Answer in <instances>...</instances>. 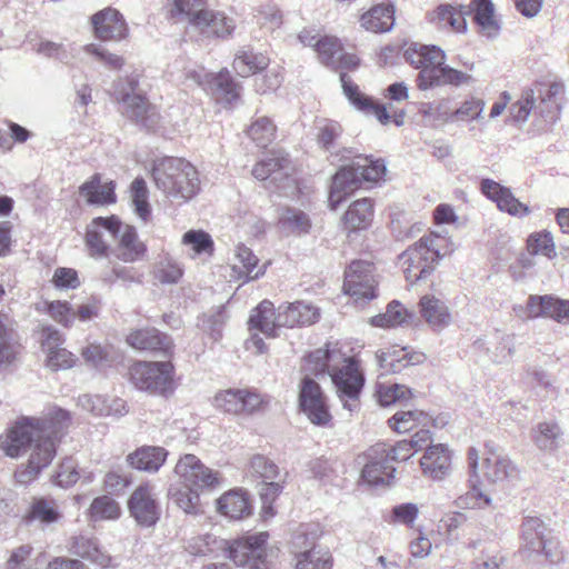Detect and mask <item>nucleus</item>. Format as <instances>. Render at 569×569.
I'll return each mask as SVG.
<instances>
[{
	"instance_id": "f257e3e1",
	"label": "nucleus",
	"mask_w": 569,
	"mask_h": 569,
	"mask_svg": "<svg viewBox=\"0 0 569 569\" xmlns=\"http://www.w3.org/2000/svg\"><path fill=\"white\" fill-rule=\"evenodd\" d=\"M70 425L71 417L67 410L52 408L40 418H19L0 437V449L6 456L26 458V462L16 471L18 482L34 480L51 465Z\"/></svg>"
},
{
	"instance_id": "f03ea898",
	"label": "nucleus",
	"mask_w": 569,
	"mask_h": 569,
	"mask_svg": "<svg viewBox=\"0 0 569 569\" xmlns=\"http://www.w3.org/2000/svg\"><path fill=\"white\" fill-rule=\"evenodd\" d=\"M307 370L315 376L328 372L336 392L345 409L350 412L359 409V396L365 377L358 361L345 357L337 348L317 349L306 357Z\"/></svg>"
},
{
	"instance_id": "7ed1b4c3",
	"label": "nucleus",
	"mask_w": 569,
	"mask_h": 569,
	"mask_svg": "<svg viewBox=\"0 0 569 569\" xmlns=\"http://www.w3.org/2000/svg\"><path fill=\"white\" fill-rule=\"evenodd\" d=\"M152 177L157 188L174 199H191L200 189L196 167L181 158L160 160L153 168Z\"/></svg>"
},
{
	"instance_id": "20e7f679",
	"label": "nucleus",
	"mask_w": 569,
	"mask_h": 569,
	"mask_svg": "<svg viewBox=\"0 0 569 569\" xmlns=\"http://www.w3.org/2000/svg\"><path fill=\"white\" fill-rule=\"evenodd\" d=\"M269 533L266 531L248 535L231 542L220 540V549L236 566L247 569H271L274 552L267 548Z\"/></svg>"
},
{
	"instance_id": "39448f33",
	"label": "nucleus",
	"mask_w": 569,
	"mask_h": 569,
	"mask_svg": "<svg viewBox=\"0 0 569 569\" xmlns=\"http://www.w3.org/2000/svg\"><path fill=\"white\" fill-rule=\"evenodd\" d=\"M133 386L151 395L168 397L176 390L174 367L170 361H139L129 369Z\"/></svg>"
},
{
	"instance_id": "423d86ee",
	"label": "nucleus",
	"mask_w": 569,
	"mask_h": 569,
	"mask_svg": "<svg viewBox=\"0 0 569 569\" xmlns=\"http://www.w3.org/2000/svg\"><path fill=\"white\" fill-rule=\"evenodd\" d=\"M306 375L299 385V407L308 417L311 423L320 427H327L331 422V415L327 403V398L320 385L310 377L307 370V362L303 367Z\"/></svg>"
},
{
	"instance_id": "0eeeda50",
	"label": "nucleus",
	"mask_w": 569,
	"mask_h": 569,
	"mask_svg": "<svg viewBox=\"0 0 569 569\" xmlns=\"http://www.w3.org/2000/svg\"><path fill=\"white\" fill-rule=\"evenodd\" d=\"M377 286L375 267L368 261H352L345 271L343 290L357 303L375 299Z\"/></svg>"
},
{
	"instance_id": "6e6552de",
	"label": "nucleus",
	"mask_w": 569,
	"mask_h": 569,
	"mask_svg": "<svg viewBox=\"0 0 569 569\" xmlns=\"http://www.w3.org/2000/svg\"><path fill=\"white\" fill-rule=\"evenodd\" d=\"M174 472L186 486L196 490H212L223 482V477L219 471L207 467L197 456L191 453L179 459Z\"/></svg>"
},
{
	"instance_id": "1a4fd4ad",
	"label": "nucleus",
	"mask_w": 569,
	"mask_h": 569,
	"mask_svg": "<svg viewBox=\"0 0 569 569\" xmlns=\"http://www.w3.org/2000/svg\"><path fill=\"white\" fill-rule=\"evenodd\" d=\"M128 511L138 526L153 527L161 515L154 486L149 482L139 485L128 499Z\"/></svg>"
},
{
	"instance_id": "9d476101",
	"label": "nucleus",
	"mask_w": 569,
	"mask_h": 569,
	"mask_svg": "<svg viewBox=\"0 0 569 569\" xmlns=\"http://www.w3.org/2000/svg\"><path fill=\"white\" fill-rule=\"evenodd\" d=\"M187 77L210 92L218 101L231 103L240 96L239 84L232 80L227 70L209 73L201 68L189 71Z\"/></svg>"
},
{
	"instance_id": "9b49d317",
	"label": "nucleus",
	"mask_w": 569,
	"mask_h": 569,
	"mask_svg": "<svg viewBox=\"0 0 569 569\" xmlns=\"http://www.w3.org/2000/svg\"><path fill=\"white\" fill-rule=\"evenodd\" d=\"M407 61L419 69L417 78L418 88L421 90L429 89V80L427 73L438 74V71L446 61L445 52L436 46H420L419 49H409L406 51Z\"/></svg>"
},
{
	"instance_id": "f8f14e48",
	"label": "nucleus",
	"mask_w": 569,
	"mask_h": 569,
	"mask_svg": "<svg viewBox=\"0 0 569 569\" xmlns=\"http://www.w3.org/2000/svg\"><path fill=\"white\" fill-rule=\"evenodd\" d=\"M129 84L131 91H134L137 81L131 79ZM120 104L121 112L136 123L147 129H151L158 123L159 114L156 107L151 106L143 96L134 92L122 93Z\"/></svg>"
},
{
	"instance_id": "ddd939ff",
	"label": "nucleus",
	"mask_w": 569,
	"mask_h": 569,
	"mask_svg": "<svg viewBox=\"0 0 569 569\" xmlns=\"http://www.w3.org/2000/svg\"><path fill=\"white\" fill-rule=\"evenodd\" d=\"M526 313L529 318H549L559 323H569V300L552 295L528 298Z\"/></svg>"
},
{
	"instance_id": "4468645a",
	"label": "nucleus",
	"mask_w": 569,
	"mask_h": 569,
	"mask_svg": "<svg viewBox=\"0 0 569 569\" xmlns=\"http://www.w3.org/2000/svg\"><path fill=\"white\" fill-rule=\"evenodd\" d=\"M469 14L466 6L442 3L427 13V20L439 30L465 33L468 28L466 17Z\"/></svg>"
},
{
	"instance_id": "2eb2a0df",
	"label": "nucleus",
	"mask_w": 569,
	"mask_h": 569,
	"mask_svg": "<svg viewBox=\"0 0 569 569\" xmlns=\"http://www.w3.org/2000/svg\"><path fill=\"white\" fill-rule=\"evenodd\" d=\"M106 236L117 237V218L98 217L88 226L86 243L90 256L97 259L106 258L109 253V244Z\"/></svg>"
},
{
	"instance_id": "dca6fc26",
	"label": "nucleus",
	"mask_w": 569,
	"mask_h": 569,
	"mask_svg": "<svg viewBox=\"0 0 569 569\" xmlns=\"http://www.w3.org/2000/svg\"><path fill=\"white\" fill-rule=\"evenodd\" d=\"M487 451L479 455L478 450L468 451V466L478 485L496 487L498 478V453L486 446Z\"/></svg>"
},
{
	"instance_id": "f3484780",
	"label": "nucleus",
	"mask_w": 569,
	"mask_h": 569,
	"mask_svg": "<svg viewBox=\"0 0 569 569\" xmlns=\"http://www.w3.org/2000/svg\"><path fill=\"white\" fill-rule=\"evenodd\" d=\"M548 532V527L541 519L537 517L526 518L521 525L522 549L532 553L543 555L547 559H550L552 555L549 549L551 542L547 538Z\"/></svg>"
},
{
	"instance_id": "a211bd4d",
	"label": "nucleus",
	"mask_w": 569,
	"mask_h": 569,
	"mask_svg": "<svg viewBox=\"0 0 569 569\" xmlns=\"http://www.w3.org/2000/svg\"><path fill=\"white\" fill-rule=\"evenodd\" d=\"M114 256L127 263L141 260L147 252V246L139 239L136 229L129 224H122L117 218V237Z\"/></svg>"
},
{
	"instance_id": "6ab92c4d",
	"label": "nucleus",
	"mask_w": 569,
	"mask_h": 569,
	"mask_svg": "<svg viewBox=\"0 0 569 569\" xmlns=\"http://www.w3.org/2000/svg\"><path fill=\"white\" fill-rule=\"evenodd\" d=\"M422 475L433 481H441L451 471V453L446 445L429 446L420 458Z\"/></svg>"
},
{
	"instance_id": "aec40b11",
	"label": "nucleus",
	"mask_w": 569,
	"mask_h": 569,
	"mask_svg": "<svg viewBox=\"0 0 569 569\" xmlns=\"http://www.w3.org/2000/svg\"><path fill=\"white\" fill-rule=\"evenodd\" d=\"M419 313L433 332H441L452 323L448 305L435 295H425L419 300Z\"/></svg>"
},
{
	"instance_id": "412c9836",
	"label": "nucleus",
	"mask_w": 569,
	"mask_h": 569,
	"mask_svg": "<svg viewBox=\"0 0 569 569\" xmlns=\"http://www.w3.org/2000/svg\"><path fill=\"white\" fill-rule=\"evenodd\" d=\"M537 99V109L546 122H552L556 111L559 110V101L565 93V86L557 80L542 81L531 89Z\"/></svg>"
},
{
	"instance_id": "4be33fe9",
	"label": "nucleus",
	"mask_w": 569,
	"mask_h": 569,
	"mask_svg": "<svg viewBox=\"0 0 569 569\" xmlns=\"http://www.w3.org/2000/svg\"><path fill=\"white\" fill-rule=\"evenodd\" d=\"M360 172L356 166V159L350 166L342 167L333 177L329 193V206L337 209L338 206L361 183Z\"/></svg>"
},
{
	"instance_id": "5701e85b",
	"label": "nucleus",
	"mask_w": 569,
	"mask_h": 569,
	"mask_svg": "<svg viewBox=\"0 0 569 569\" xmlns=\"http://www.w3.org/2000/svg\"><path fill=\"white\" fill-rule=\"evenodd\" d=\"M340 81L346 97L358 110L375 116L382 124L389 123L391 117L385 106L376 103L370 97L360 92L348 74L341 72Z\"/></svg>"
},
{
	"instance_id": "b1692460",
	"label": "nucleus",
	"mask_w": 569,
	"mask_h": 569,
	"mask_svg": "<svg viewBox=\"0 0 569 569\" xmlns=\"http://www.w3.org/2000/svg\"><path fill=\"white\" fill-rule=\"evenodd\" d=\"M377 362L385 373H396L408 366L422 363L426 356L421 352H409L405 347H390L376 353Z\"/></svg>"
},
{
	"instance_id": "393cba45",
	"label": "nucleus",
	"mask_w": 569,
	"mask_h": 569,
	"mask_svg": "<svg viewBox=\"0 0 569 569\" xmlns=\"http://www.w3.org/2000/svg\"><path fill=\"white\" fill-rule=\"evenodd\" d=\"M96 36L101 40H120L126 36L127 26L119 11L103 9L92 16Z\"/></svg>"
},
{
	"instance_id": "a878e982",
	"label": "nucleus",
	"mask_w": 569,
	"mask_h": 569,
	"mask_svg": "<svg viewBox=\"0 0 569 569\" xmlns=\"http://www.w3.org/2000/svg\"><path fill=\"white\" fill-rule=\"evenodd\" d=\"M289 164L290 161L283 151H272L253 167L252 174L261 181L271 179L278 182L289 176Z\"/></svg>"
},
{
	"instance_id": "bb28decb",
	"label": "nucleus",
	"mask_w": 569,
	"mask_h": 569,
	"mask_svg": "<svg viewBox=\"0 0 569 569\" xmlns=\"http://www.w3.org/2000/svg\"><path fill=\"white\" fill-rule=\"evenodd\" d=\"M127 342L138 350L162 351L170 353L172 341L170 337L161 333L156 328H144L132 331L127 337Z\"/></svg>"
},
{
	"instance_id": "cd10ccee",
	"label": "nucleus",
	"mask_w": 569,
	"mask_h": 569,
	"mask_svg": "<svg viewBox=\"0 0 569 569\" xmlns=\"http://www.w3.org/2000/svg\"><path fill=\"white\" fill-rule=\"evenodd\" d=\"M217 511L231 520H239L251 515L252 507L247 493L241 489L224 492L217 500Z\"/></svg>"
},
{
	"instance_id": "c85d7f7f",
	"label": "nucleus",
	"mask_w": 569,
	"mask_h": 569,
	"mask_svg": "<svg viewBox=\"0 0 569 569\" xmlns=\"http://www.w3.org/2000/svg\"><path fill=\"white\" fill-rule=\"evenodd\" d=\"M168 451L162 447L143 446L127 456V462L133 469L157 472L164 463Z\"/></svg>"
},
{
	"instance_id": "c756f323",
	"label": "nucleus",
	"mask_w": 569,
	"mask_h": 569,
	"mask_svg": "<svg viewBox=\"0 0 569 569\" xmlns=\"http://www.w3.org/2000/svg\"><path fill=\"white\" fill-rule=\"evenodd\" d=\"M419 248L421 244H413L401 256L405 277L411 283L427 278L433 270V263Z\"/></svg>"
},
{
	"instance_id": "7c9ffc66",
	"label": "nucleus",
	"mask_w": 569,
	"mask_h": 569,
	"mask_svg": "<svg viewBox=\"0 0 569 569\" xmlns=\"http://www.w3.org/2000/svg\"><path fill=\"white\" fill-rule=\"evenodd\" d=\"M396 469L389 465L388 458L375 452V447L368 452V462L362 468L363 481L371 486L389 485Z\"/></svg>"
},
{
	"instance_id": "2f4dec72",
	"label": "nucleus",
	"mask_w": 569,
	"mask_h": 569,
	"mask_svg": "<svg viewBox=\"0 0 569 569\" xmlns=\"http://www.w3.org/2000/svg\"><path fill=\"white\" fill-rule=\"evenodd\" d=\"M318 318V309L305 302L289 303L286 307H280L278 311V321L282 327L311 325Z\"/></svg>"
},
{
	"instance_id": "473e14b6",
	"label": "nucleus",
	"mask_w": 569,
	"mask_h": 569,
	"mask_svg": "<svg viewBox=\"0 0 569 569\" xmlns=\"http://www.w3.org/2000/svg\"><path fill=\"white\" fill-rule=\"evenodd\" d=\"M532 440L541 451L556 452L563 443V431L556 421L539 422L532 430Z\"/></svg>"
},
{
	"instance_id": "72a5a7b5",
	"label": "nucleus",
	"mask_w": 569,
	"mask_h": 569,
	"mask_svg": "<svg viewBox=\"0 0 569 569\" xmlns=\"http://www.w3.org/2000/svg\"><path fill=\"white\" fill-rule=\"evenodd\" d=\"M373 218V203L370 199L363 198L353 201L343 216V226L349 231H357L368 228Z\"/></svg>"
},
{
	"instance_id": "f704fd0d",
	"label": "nucleus",
	"mask_w": 569,
	"mask_h": 569,
	"mask_svg": "<svg viewBox=\"0 0 569 569\" xmlns=\"http://www.w3.org/2000/svg\"><path fill=\"white\" fill-rule=\"evenodd\" d=\"M361 27L371 32L390 31L395 24V9L392 4H379L363 13L360 19Z\"/></svg>"
},
{
	"instance_id": "c9c22d12",
	"label": "nucleus",
	"mask_w": 569,
	"mask_h": 569,
	"mask_svg": "<svg viewBox=\"0 0 569 569\" xmlns=\"http://www.w3.org/2000/svg\"><path fill=\"white\" fill-rule=\"evenodd\" d=\"M264 270L266 266L258 268V258L249 248L244 246L237 247L232 271L239 280L246 282L257 279L264 273Z\"/></svg>"
},
{
	"instance_id": "e433bc0d",
	"label": "nucleus",
	"mask_w": 569,
	"mask_h": 569,
	"mask_svg": "<svg viewBox=\"0 0 569 569\" xmlns=\"http://www.w3.org/2000/svg\"><path fill=\"white\" fill-rule=\"evenodd\" d=\"M249 325L267 337H274L277 328L282 327L278 321V313L274 311L273 303L269 300H263L252 310Z\"/></svg>"
},
{
	"instance_id": "4c0bfd02",
	"label": "nucleus",
	"mask_w": 569,
	"mask_h": 569,
	"mask_svg": "<svg viewBox=\"0 0 569 569\" xmlns=\"http://www.w3.org/2000/svg\"><path fill=\"white\" fill-rule=\"evenodd\" d=\"M531 112L539 113L537 109V99L532 90H525L519 100L512 103L508 113L505 118V124L521 128V126L528 120Z\"/></svg>"
},
{
	"instance_id": "58836bf2",
	"label": "nucleus",
	"mask_w": 569,
	"mask_h": 569,
	"mask_svg": "<svg viewBox=\"0 0 569 569\" xmlns=\"http://www.w3.org/2000/svg\"><path fill=\"white\" fill-rule=\"evenodd\" d=\"M61 518V511L56 500L51 498H34L30 505L27 521L37 522L41 526H48L58 522Z\"/></svg>"
},
{
	"instance_id": "ea45409f",
	"label": "nucleus",
	"mask_w": 569,
	"mask_h": 569,
	"mask_svg": "<svg viewBox=\"0 0 569 569\" xmlns=\"http://www.w3.org/2000/svg\"><path fill=\"white\" fill-rule=\"evenodd\" d=\"M112 182H100V176L94 174L80 187V193L91 204H108L116 200Z\"/></svg>"
},
{
	"instance_id": "a19ab883",
	"label": "nucleus",
	"mask_w": 569,
	"mask_h": 569,
	"mask_svg": "<svg viewBox=\"0 0 569 569\" xmlns=\"http://www.w3.org/2000/svg\"><path fill=\"white\" fill-rule=\"evenodd\" d=\"M415 244H421L419 249L425 256L429 257L432 263L455 251L453 242L448 237L436 232H430L428 236L422 237Z\"/></svg>"
},
{
	"instance_id": "79ce46f5",
	"label": "nucleus",
	"mask_w": 569,
	"mask_h": 569,
	"mask_svg": "<svg viewBox=\"0 0 569 569\" xmlns=\"http://www.w3.org/2000/svg\"><path fill=\"white\" fill-rule=\"evenodd\" d=\"M467 10L470 13L475 12V21L483 36L495 37L497 24L495 21V4L491 0H472Z\"/></svg>"
},
{
	"instance_id": "37998d69",
	"label": "nucleus",
	"mask_w": 569,
	"mask_h": 569,
	"mask_svg": "<svg viewBox=\"0 0 569 569\" xmlns=\"http://www.w3.org/2000/svg\"><path fill=\"white\" fill-rule=\"evenodd\" d=\"M388 422L395 431L408 432L417 427H430L432 418L421 410H408L396 412Z\"/></svg>"
},
{
	"instance_id": "c03bdc74",
	"label": "nucleus",
	"mask_w": 569,
	"mask_h": 569,
	"mask_svg": "<svg viewBox=\"0 0 569 569\" xmlns=\"http://www.w3.org/2000/svg\"><path fill=\"white\" fill-rule=\"evenodd\" d=\"M415 318V313L408 311L399 301H391L385 313L377 315L371 318L370 322L376 327H396L409 325Z\"/></svg>"
},
{
	"instance_id": "a18cd8bd",
	"label": "nucleus",
	"mask_w": 569,
	"mask_h": 569,
	"mask_svg": "<svg viewBox=\"0 0 569 569\" xmlns=\"http://www.w3.org/2000/svg\"><path fill=\"white\" fill-rule=\"evenodd\" d=\"M269 64V58L262 53L239 50L236 53L232 68L241 77H249L264 70Z\"/></svg>"
},
{
	"instance_id": "49530a36",
	"label": "nucleus",
	"mask_w": 569,
	"mask_h": 569,
	"mask_svg": "<svg viewBox=\"0 0 569 569\" xmlns=\"http://www.w3.org/2000/svg\"><path fill=\"white\" fill-rule=\"evenodd\" d=\"M280 227L291 234H306L311 229V220L309 216L297 208H286L279 218Z\"/></svg>"
},
{
	"instance_id": "de8ad7c7",
	"label": "nucleus",
	"mask_w": 569,
	"mask_h": 569,
	"mask_svg": "<svg viewBox=\"0 0 569 569\" xmlns=\"http://www.w3.org/2000/svg\"><path fill=\"white\" fill-rule=\"evenodd\" d=\"M33 549L29 545L16 548L6 565V569H41L46 562L40 553L32 555Z\"/></svg>"
},
{
	"instance_id": "09e8293b",
	"label": "nucleus",
	"mask_w": 569,
	"mask_h": 569,
	"mask_svg": "<svg viewBox=\"0 0 569 569\" xmlns=\"http://www.w3.org/2000/svg\"><path fill=\"white\" fill-rule=\"evenodd\" d=\"M427 74L428 77L426 79L429 80V88L446 84L460 87L463 84H469L472 81V77L470 74L456 70L449 66H446L445 63L438 71L437 76L430 74V72Z\"/></svg>"
},
{
	"instance_id": "8fccbe9b",
	"label": "nucleus",
	"mask_w": 569,
	"mask_h": 569,
	"mask_svg": "<svg viewBox=\"0 0 569 569\" xmlns=\"http://www.w3.org/2000/svg\"><path fill=\"white\" fill-rule=\"evenodd\" d=\"M14 332L11 319L0 313V365L10 363L16 357Z\"/></svg>"
},
{
	"instance_id": "3c124183",
	"label": "nucleus",
	"mask_w": 569,
	"mask_h": 569,
	"mask_svg": "<svg viewBox=\"0 0 569 569\" xmlns=\"http://www.w3.org/2000/svg\"><path fill=\"white\" fill-rule=\"evenodd\" d=\"M331 566L330 555L317 549L313 545L297 555L296 569H331Z\"/></svg>"
},
{
	"instance_id": "603ef678",
	"label": "nucleus",
	"mask_w": 569,
	"mask_h": 569,
	"mask_svg": "<svg viewBox=\"0 0 569 569\" xmlns=\"http://www.w3.org/2000/svg\"><path fill=\"white\" fill-rule=\"evenodd\" d=\"M74 549L78 556L97 563L101 568H106L110 563V557L100 550L97 541L93 539L80 537L76 541Z\"/></svg>"
},
{
	"instance_id": "864d4df0",
	"label": "nucleus",
	"mask_w": 569,
	"mask_h": 569,
	"mask_svg": "<svg viewBox=\"0 0 569 569\" xmlns=\"http://www.w3.org/2000/svg\"><path fill=\"white\" fill-rule=\"evenodd\" d=\"M250 139L261 148L271 143L276 137V126L267 117L257 118L248 129Z\"/></svg>"
},
{
	"instance_id": "5fc2aeb1",
	"label": "nucleus",
	"mask_w": 569,
	"mask_h": 569,
	"mask_svg": "<svg viewBox=\"0 0 569 569\" xmlns=\"http://www.w3.org/2000/svg\"><path fill=\"white\" fill-rule=\"evenodd\" d=\"M204 0H172L171 17L186 22L188 28L206 6Z\"/></svg>"
},
{
	"instance_id": "6e6d98bb",
	"label": "nucleus",
	"mask_w": 569,
	"mask_h": 569,
	"mask_svg": "<svg viewBox=\"0 0 569 569\" xmlns=\"http://www.w3.org/2000/svg\"><path fill=\"white\" fill-rule=\"evenodd\" d=\"M473 485L469 491L457 498L456 506L460 509H482L492 502L489 490Z\"/></svg>"
},
{
	"instance_id": "4d7b16f0",
	"label": "nucleus",
	"mask_w": 569,
	"mask_h": 569,
	"mask_svg": "<svg viewBox=\"0 0 569 569\" xmlns=\"http://www.w3.org/2000/svg\"><path fill=\"white\" fill-rule=\"evenodd\" d=\"M120 515V505L109 496L96 498L90 506V516L94 520H116Z\"/></svg>"
},
{
	"instance_id": "13d9d810",
	"label": "nucleus",
	"mask_w": 569,
	"mask_h": 569,
	"mask_svg": "<svg viewBox=\"0 0 569 569\" xmlns=\"http://www.w3.org/2000/svg\"><path fill=\"white\" fill-rule=\"evenodd\" d=\"M182 276L183 269L180 263L169 257L161 259L154 267V278L163 284L177 283Z\"/></svg>"
},
{
	"instance_id": "bf43d9fd",
	"label": "nucleus",
	"mask_w": 569,
	"mask_h": 569,
	"mask_svg": "<svg viewBox=\"0 0 569 569\" xmlns=\"http://www.w3.org/2000/svg\"><path fill=\"white\" fill-rule=\"evenodd\" d=\"M315 50L320 61L327 66L336 67L337 57L340 56L342 48L336 37H322L315 43Z\"/></svg>"
},
{
	"instance_id": "052dcab7",
	"label": "nucleus",
	"mask_w": 569,
	"mask_h": 569,
	"mask_svg": "<svg viewBox=\"0 0 569 569\" xmlns=\"http://www.w3.org/2000/svg\"><path fill=\"white\" fill-rule=\"evenodd\" d=\"M356 166H358L361 181L377 182L386 173V166L380 160H373L370 157L356 156Z\"/></svg>"
},
{
	"instance_id": "680f3d73",
	"label": "nucleus",
	"mask_w": 569,
	"mask_h": 569,
	"mask_svg": "<svg viewBox=\"0 0 569 569\" xmlns=\"http://www.w3.org/2000/svg\"><path fill=\"white\" fill-rule=\"evenodd\" d=\"M182 243L190 248L193 252L192 257L202 253L211 254L213 251L211 237L202 230L187 231L182 237Z\"/></svg>"
},
{
	"instance_id": "e2e57ef3",
	"label": "nucleus",
	"mask_w": 569,
	"mask_h": 569,
	"mask_svg": "<svg viewBox=\"0 0 569 569\" xmlns=\"http://www.w3.org/2000/svg\"><path fill=\"white\" fill-rule=\"evenodd\" d=\"M527 248L531 254H542L551 258L556 254L552 236L548 231L535 232L527 240Z\"/></svg>"
},
{
	"instance_id": "0e129e2a",
	"label": "nucleus",
	"mask_w": 569,
	"mask_h": 569,
	"mask_svg": "<svg viewBox=\"0 0 569 569\" xmlns=\"http://www.w3.org/2000/svg\"><path fill=\"white\" fill-rule=\"evenodd\" d=\"M173 502L186 513L197 515L200 512V496L198 490L186 486L172 493Z\"/></svg>"
},
{
	"instance_id": "69168bd1",
	"label": "nucleus",
	"mask_w": 569,
	"mask_h": 569,
	"mask_svg": "<svg viewBox=\"0 0 569 569\" xmlns=\"http://www.w3.org/2000/svg\"><path fill=\"white\" fill-rule=\"evenodd\" d=\"M214 406L229 413L242 412V390L228 389L214 396Z\"/></svg>"
},
{
	"instance_id": "338daca9",
	"label": "nucleus",
	"mask_w": 569,
	"mask_h": 569,
	"mask_svg": "<svg viewBox=\"0 0 569 569\" xmlns=\"http://www.w3.org/2000/svg\"><path fill=\"white\" fill-rule=\"evenodd\" d=\"M375 452L381 455L382 458H388L389 461H406L416 453L409 440L407 439L398 441L392 447H387L386 445H377L375 446Z\"/></svg>"
},
{
	"instance_id": "774afa93",
	"label": "nucleus",
	"mask_w": 569,
	"mask_h": 569,
	"mask_svg": "<svg viewBox=\"0 0 569 569\" xmlns=\"http://www.w3.org/2000/svg\"><path fill=\"white\" fill-rule=\"evenodd\" d=\"M131 198L136 213L142 220H147L150 214V207L148 203V189L143 179L137 178L131 183Z\"/></svg>"
}]
</instances>
